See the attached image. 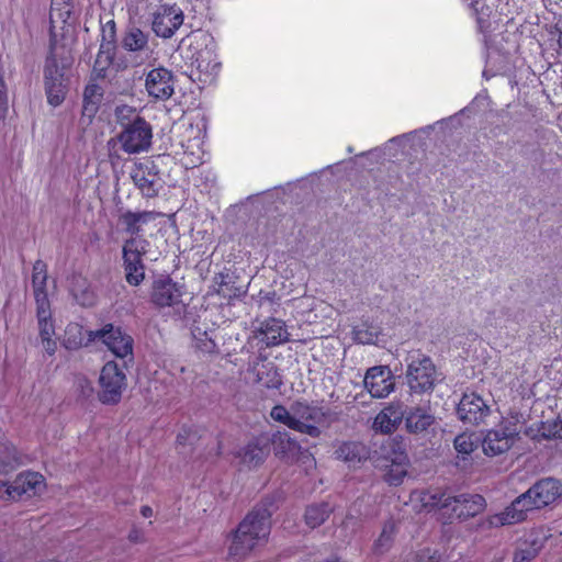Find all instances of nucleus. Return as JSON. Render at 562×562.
<instances>
[{
	"label": "nucleus",
	"instance_id": "nucleus-1",
	"mask_svg": "<svg viewBox=\"0 0 562 562\" xmlns=\"http://www.w3.org/2000/svg\"><path fill=\"white\" fill-rule=\"evenodd\" d=\"M270 416L274 422L312 438H318L323 429L337 419L336 413L329 408L306 401H296L289 409L283 405H276Z\"/></svg>",
	"mask_w": 562,
	"mask_h": 562
},
{
	"label": "nucleus",
	"instance_id": "nucleus-2",
	"mask_svg": "<svg viewBox=\"0 0 562 562\" xmlns=\"http://www.w3.org/2000/svg\"><path fill=\"white\" fill-rule=\"evenodd\" d=\"M419 499L425 508H439L449 519L465 520L479 515L486 507L485 498L479 494L452 495L440 491H424L420 492Z\"/></svg>",
	"mask_w": 562,
	"mask_h": 562
},
{
	"label": "nucleus",
	"instance_id": "nucleus-3",
	"mask_svg": "<svg viewBox=\"0 0 562 562\" xmlns=\"http://www.w3.org/2000/svg\"><path fill=\"white\" fill-rule=\"evenodd\" d=\"M522 415L510 413L492 429H488L482 439V449L487 457H497L508 452L519 440Z\"/></svg>",
	"mask_w": 562,
	"mask_h": 562
},
{
	"label": "nucleus",
	"instance_id": "nucleus-4",
	"mask_svg": "<svg viewBox=\"0 0 562 562\" xmlns=\"http://www.w3.org/2000/svg\"><path fill=\"white\" fill-rule=\"evenodd\" d=\"M406 383L411 393H430L438 380L432 360L419 351L409 352L406 358Z\"/></svg>",
	"mask_w": 562,
	"mask_h": 562
},
{
	"label": "nucleus",
	"instance_id": "nucleus-5",
	"mask_svg": "<svg viewBox=\"0 0 562 562\" xmlns=\"http://www.w3.org/2000/svg\"><path fill=\"white\" fill-rule=\"evenodd\" d=\"M190 48L192 64L195 65L204 82H211L220 70L221 64L217 60L216 44L213 37L205 32H195L191 36ZM202 80V78H200Z\"/></svg>",
	"mask_w": 562,
	"mask_h": 562
},
{
	"label": "nucleus",
	"instance_id": "nucleus-6",
	"mask_svg": "<svg viewBox=\"0 0 562 562\" xmlns=\"http://www.w3.org/2000/svg\"><path fill=\"white\" fill-rule=\"evenodd\" d=\"M149 241L144 237H130L122 247L125 279L130 285H139L145 278L143 257L147 252Z\"/></svg>",
	"mask_w": 562,
	"mask_h": 562
},
{
	"label": "nucleus",
	"instance_id": "nucleus-7",
	"mask_svg": "<svg viewBox=\"0 0 562 562\" xmlns=\"http://www.w3.org/2000/svg\"><path fill=\"white\" fill-rule=\"evenodd\" d=\"M151 138V126L138 115L127 123L117 136L121 148L130 155L146 151L150 147Z\"/></svg>",
	"mask_w": 562,
	"mask_h": 562
},
{
	"label": "nucleus",
	"instance_id": "nucleus-8",
	"mask_svg": "<svg viewBox=\"0 0 562 562\" xmlns=\"http://www.w3.org/2000/svg\"><path fill=\"white\" fill-rule=\"evenodd\" d=\"M99 398L103 404H116L126 387V374L114 361L106 362L99 376Z\"/></svg>",
	"mask_w": 562,
	"mask_h": 562
},
{
	"label": "nucleus",
	"instance_id": "nucleus-9",
	"mask_svg": "<svg viewBox=\"0 0 562 562\" xmlns=\"http://www.w3.org/2000/svg\"><path fill=\"white\" fill-rule=\"evenodd\" d=\"M271 443L274 454L288 463H302L306 469L315 467L314 457L304 450L297 440L286 431H277L272 435Z\"/></svg>",
	"mask_w": 562,
	"mask_h": 562
},
{
	"label": "nucleus",
	"instance_id": "nucleus-10",
	"mask_svg": "<svg viewBox=\"0 0 562 562\" xmlns=\"http://www.w3.org/2000/svg\"><path fill=\"white\" fill-rule=\"evenodd\" d=\"M271 515L266 505L257 506L240 521L236 530L265 544L271 530Z\"/></svg>",
	"mask_w": 562,
	"mask_h": 562
},
{
	"label": "nucleus",
	"instance_id": "nucleus-11",
	"mask_svg": "<svg viewBox=\"0 0 562 562\" xmlns=\"http://www.w3.org/2000/svg\"><path fill=\"white\" fill-rule=\"evenodd\" d=\"M64 68L65 66L59 67L54 55L47 57L44 68V80L47 101L53 106L60 105L67 93Z\"/></svg>",
	"mask_w": 562,
	"mask_h": 562
},
{
	"label": "nucleus",
	"instance_id": "nucleus-12",
	"mask_svg": "<svg viewBox=\"0 0 562 562\" xmlns=\"http://www.w3.org/2000/svg\"><path fill=\"white\" fill-rule=\"evenodd\" d=\"M184 15L176 4H160L153 13L151 29L154 33L162 38H170L183 24Z\"/></svg>",
	"mask_w": 562,
	"mask_h": 562
},
{
	"label": "nucleus",
	"instance_id": "nucleus-13",
	"mask_svg": "<svg viewBox=\"0 0 562 562\" xmlns=\"http://www.w3.org/2000/svg\"><path fill=\"white\" fill-rule=\"evenodd\" d=\"M363 385L373 398H385L395 390V378L387 366H374L366 371Z\"/></svg>",
	"mask_w": 562,
	"mask_h": 562
},
{
	"label": "nucleus",
	"instance_id": "nucleus-14",
	"mask_svg": "<svg viewBox=\"0 0 562 562\" xmlns=\"http://www.w3.org/2000/svg\"><path fill=\"white\" fill-rule=\"evenodd\" d=\"M37 325L40 338L44 350L49 355H55L57 342L55 340V324L52 318L48 299L42 293H37Z\"/></svg>",
	"mask_w": 562,
	"mask_h": 562
},
{
	"label": "nucleus",
	"instance_id": "nucleus-15",
	"mask_svg": "<svg viewBox=\"0 0 562 562\" xmlns=\"http://www.w3.org/2000/svg\"><path fill=\"white\" fill-rule=\"evenodd\" d=\"M145 88L149 97L155 100L166 101L175 92V77L172 72L158 67L149 70L145 78Z\"/></svg>",
	"mask_w": 562,
	"mask_h": 562
},
{
	"label": "nucleus",
	"instance_id": "nucleus-16",
	"mask_svg": "<svg viewBox=\"0 0 562 562\" xmlns=\"http://www.w3.org/2000/svg\"><path fill=\"white\" fill-rule=\"evenodd\" d=\"M490 413L487 403L474 392L464 393L457 407L459 418L470 425L484 423Z\"/></svg>",
	"mask_w": 562,
	"mask_h": 562
},
{
	"label": "nucleus",
	"instance_id": "nucleus-17",
	"mask_svg": "<svg viewBox=\"0 0 562 562\" xmlns=\"http://www.w3.org/2000/svg\"><path fill=\"white\" fill-rule=\"evenodd\" d=\"M89 336L90 339H101L119 358H125L133 353V338L113 325H106L103 329L94 333L91 331Z\"/></svg>",
	"mask_w": 562,
	"mask_h": 562
},
{
	"label": "nucleus",
	"instance_id": "nucleus-18",
	"mask_svg": "<svg viewBox=\"0 0 562 562\" xmlns=\"http://www.w3.org/2000/svg\"><path fill=\"white\" fill-rule=\"evenodd\" d=\"M526 496L519 495L502 513L488 516L482 526L486 528H497L506 525H514L526 519L527 513L533 510L529 507Z\"/></svg>",
	"mask_w": 562,
	"mask_h": 562
},
{
	"label": "nucleus",
	"instance_id": "nucleus-19",
	"mask_svg": "<svg viewBox=\"0 0 562 562\" xmlns=\"http://www.w3.org/2000/svg\"><path fill=\"white\" fill-rule=\"evenodd\" d=\"M560 494L561 484L554 479L541 480L524 493L527 501H529V507H532V509H539L550 505Z\"/></svg>",
	"mask_w": 562,
	"mask_h": 562
},
{
	"label": "nucleus",
	"instance_id": "nucleus-20",
	"mask_svg": "<svg viewBox=\"0 0 562 562\" xmlns=\"http://www.w3.org/2000/svg\"><path fill=\"white\" fill-rule=\"evenodd\" d=\"M254 336L266 347L278 346L289 340L288 328L283 321L269 318L254 331Z\"/></svg>",
	"mask_w": 562,
	"mask_h": 562
},
{
	"label": "nucleus",
	"instance_id": "nucleus-21",
	"mask_svg": "<svg viewBox=\"0 0 562 562\" xmlns=\"http://www.w3.org/2000/svg\"><path fill=\"white\" fill-rule=\"evenodd\" d=\"M183 294L182 286L170 278H160L153 284L151 301L160 307L177 305Z\"/></svg>",
	"mask_w": 562,
	"mask_h": 562
},
{
	"label": "nucleus",
	"instance_id": "nucleus-22",
	"mask_svg": "<svg viewBox=\"0 0 562 562\" xmlns=\"http://www.w3.org/2000/svg\"><path fill=\"white\" fill-rule=\"evenodd\" d=\"M160 216L155 211H126L119 217V222L123 227V231L130 234V237H143L142 234L145 227L150 223H154Z\"/></svg>",
	"mask_w": 562,
	"mask_h": 562
},
{
	"label": "nucleus",
	"instance_id": "nucleus-23",
	"mask_svg": "<svg viewBox=\"0 0 562 562\" xmlns=\"http://www.w3.org/2000/svg\"><path fill=\"white\" fill-rule=\"evenodd\" d=\"M154 168L153 164H137L131 172L134 184L147 198L157 195L159 190V178Z\"/></svg>",
	"mask_w": 562,
	"mask_h": 562
},
{
	"label": "nucleus",
	"instance_id": "nucleus-24",
	"mask_svg": "<svg viewBox=\"0 0 562 562\" xmlns=\"http://www.w3.org/2000/svg\"><path fill=\"white\" fill-rule=\"evenodd\" d=\"M14 501L25 497H32L41 494L45 490L44 476L37 472L20 473L12 482Z\"/></svg>",
	"mask_w": 562,
	"mask_h": 562
},
{
	"label": "nucleus",
	"instance_id": "nucleus-25",
	"mask_svg": "<svg viewBox=\"0 0 562 562\" xmlns=\"http://www.w3.org/2000/svg\"><path fill=\"white\" fill-rule=\"evenodd\" d=\"M404 418V411L401 402L389 403L374 417L372 428L381 434H391Z\"/></svg>",
	"mask_w": 562,
	"mask_h": 562
},
{
	"label": "nucleus",
	"instance_id": "nucleus-26",
	"mask_svg": "<svg viewBox=\"0 0 562 562\" xmlns=\"http://www.w3.org/2000/svg\"><path fill=\"white\" fill-rule=\"evenodd\" d=\"M187 132L189 134L188 139L181 140V147L183 149L182 161L186 167L193 168L203 162V140L199 128H194L190 125Z\"/></svg>",
	"mask_w": 562,
	"mask_h": 562
},
{
	"label": "nucleus",
	"instance_id": "nucleus-27",
	"mask_svg": "<svg viewBox=\"0 0 562 562\" xmlns=\"http://www.w3.org/2000/svg\"><path fill=\"white\" fill-rule=\"evenodd\" d=\"M256 382L266 389L279 390L282 385V376L272 361L260 360L252 367Z\"/></svg>",
	"mask_w": 562,
	"mask_h": 562
},
{
	"label": "nucleus",
	"instance_id": "nucleus-28",
	"mask_svg": "<svg viewBox=\"0 0 562 562\" xmlns=\"http://www.w3.org/2000/svg\"><path fill=\"white\" fill-rule=\"evenodd\" d=\"M404 417L407 430L413 434L423 432L435 423V416L428 405L413 407Z\"/></svg>",
	"mask_w": 562,
	"mask_h": 562
},
{
	"label": "nucleus",
	"instance_id": "nucleus-29",
	"mask_svg": "<svg viewBox=\"0 0 562 562\" xmlns=\"http://www.w3.org/2000/svg\"><path fill=\"white\" fill-rule=\"evenodd\" d=\"M122 46L128 52L142 53L147 58L154 52L149 44V34L136 26H131L125 31Z\"/></svg>",
	"mask_w": 562,
	"mask_h": 562
},
{
	"label": "nucleus",
	"instance_id": "nucleus-30",
	"mask_svg": "<svg viewBox=\"0 0 562 562\" xmlns=\"http://www.w3.org/2000/svg\"><path fill=\"white\" fill-rule=\"evenodd\" d=\"M229 540L228 554L235 561L247 558L254 550L263 544L251 537L243 536L237 530L231 533Z\"/></svg>",
	"mask_w": 562,
	"mask_h": 562
},
{
	"label": "nucleus",
	"instance_id": "nucleus-31",
	"mask_svg": "<svg viewBox=\"0 0 562 562\" xmlns=\"http://www.w3.org/2000/svg\"><path fill=\"white\" fill-rule=\"evenodd\" d=\"M269 454V448L266 441H261L256 439L255 441L249 442L243 450L239 452V457L241 463L248 468H257Z\"/></svg>",
	"mask_w": 562,
	"mask_h": 562
},
{
	"label": "nucleus",
	"instance_id": "nucleus-32",
	"mask_svg": "<svg viewBox=\"0 0 562 562\" xmlns=\"http://www.w3.org/2000/svg\"><path fill=\"white\" fill-rule=\"evenodd\" d=\"M380 453L384 464H404L408 462L403 443L395 439L385 440L380 447Z\"/></svg>",
	"mask_w": 562,
	"mask_h": 562
},
{
	"label": "nucleus",
	"instance_id": "nucleus-33",
	"mask_svg": "<svg viewBox=\"0 0 562 562\" xmlns=\"http://www.w3.org/2000/svg\"><path fill=\"white\" fill-rule=\"evenodd\" d=\"M103 97L102 88L97 83H89L85 88L82 115L91 120L97 114Z\"/></svg>",
	"mask_w": 562,
	"mask_h": 562
},
{
	"label": "nucleus",
	"instance_id": "nucleus-34",
	"mask_svg": "<svg viewBox=\"0 0 562 562\" xmlns=\"http://www.w3.org/2000/svg\"><path fill=\"white\" fill-rule=\"evenodd\" d=\"M71 14V3L68 0H52L50 7V33L58 24H65Z\"/></svg>",
	"mask_w": 562,
	"mask_h": 562
},
{
	"label": "nucleus",
	"instance_id": "nucleus-35",
	"mask_svg": "<svg viewBox=\"0 0 562 562\" xmlns=\"http://www.w3.org/2000/svg\"><path fill=\"white\" fill-rule=\"evenodd\" d=\"M473 14L475 15L477 27L480 32L486 33L492 30V9L490 5H486L483 0H473L470 3Z\"/></svg>",
	"mask_w": 562,
	"mask_h": 562
},
{
	"label": "nucleus",
	"instance_id": "nucleus-36",
	"mask_svg": "<svg viewBox=\"0 0 562 562\" xmlns=\"http://www.w3.org/2000/svg\"><path fill=\"white\" fill-rule=\"evenodd\" d=\"M352 334L355 341H357L358 344L372 345L378 341L380 335V327L363 322L353 328Z\"/></svg>",
	"mask_w": 562,
	"mask_h": 562
},
{
	"label": "nucleus",
	"instance_id": "nucleus-37",
	"mask_svg": "<svg viewBox=\"0 0 562 562\" xmlns=\"http://www.w3.org/2000/svg\"><path fill=\"white\" fill-rule=\"evenodd\" d=\"M363 447L356 442H342L335 451L336 458L356 464L363 458Z\"/></svg>",
	"mask_w": 562,
	"mask_h": 562
},
{
	"label": "nucleus",
	"instance_id": "nucleus-38",
	"mask_svg": "<svg viewBox=\"0 0 562 562\" xmlns=\"http://www.w3.org/2000/svg\"><path fill=\"white\" fill-rule=\"evenodd\" d=\"M479 445V438L473 432H463L454 438L453 446L459 456L463 459L470 456Z\"/></svg>",
	"mask_w": 562,
	"mask_h": 562
},
{
	"label": "nucleus",
	"instance_id": "nucleus-39",
	"mask_svg": "<svg viewBox=\"0 0 562 562\" xmlns=\"http://www.w3.org/2000/svg\"><path fill=\"white\" fill-rule=\"evenodd\" d=\"M330 508L327 504L312 505L306 508L305 521L311 528L322 525L329 516Z\"/></svg>",
	"mask_w": 562,
	"mask_h": 562
},
{
	"label": "nucleus",
	"instance_id": "nucleus-40",
	"mask_svg": "<svg viewBox=\"0 0 562 562\" xmlns=\"http://www.w3.org/2000/svg\"><path fill=\"white\" fill-rule=\"evenodd\" d=\"M394 532H395L394 522L390 521L383 526L381 535L379 536V538L375 540V542L373 544V552L375 554H382L391 548Z\"/></svg>",
	"mask_w": 562,
	"mask_h": 562
},
{
	"label": "nucleus",
	"instance_id": "nucleus-41",
	"mask_svg": "<svg viewBox=\"0 0 562 562\" xmlns=\"http://www.w3.org/2000/svg\"><path fill=\"white\" fill-rule=\"evenodd\" d=\"M539 550L540 547L536 542H524L517 548L513 562H530L537 557Z\"/></svg>",
	"mask_w": 562,
	"mask_h": 562
},
{
	"label": "nucleus",
	"instance_id": "nucleus-42",
	"mask_svg": "<svg viewBox=\"0 0 562 562\" xmlns=\"http://www.w3.org/2000/svg\"><path fill=\"white\" fill-rule=\"evenodd\" d=\"M45 281H46L45 266L41 261H37L33 268V279H32V283H33V288H34V296H35L36 302H37V293H40V292H42L47 297V293L44 290Z\"/></svg>",
	"mask_w": 562,
	"mask_h": 562
},
{
	"label": "nucleus",
	"instance_id": "nucleus-43",
	"mask_svg": "<svg viewBox=\"0 0 562 562\" xmlns=\"http://www.w3.org/2000/svg\"><path fill=\"white\" fill-rule=\"evenodd\" d=\"M407 464L408 462L404 463V464H382L383 467L385 468H389L386 474H385V480L391 484V485H398L402 483L403 479L406 476L407 474Z\"/></svg>",
	"mask_w": 562,
	"mask_h": 562
},
{
	"label": "nucleus",
	"instance_id": "nucleus-44",
	"mask_svg": "<svg viewBox=\"0 0 562 562\" xmlns=\"http://www.w3.org/2000/svg\"><path fill=\"white\" fill-rule=\"evenodd\" d=\"M64 345L67 349H77L83 345L81 328L78 324H70L67 327Z\"/></svg>",
	"mask_w": 562,
	"mask_h": 562
},
{
	"label": "nucleus",
	"instance_id": "nucleus-45",
	"mask_svg": "<svg viewBox=\"0 0 562 562\" xmlns=\"http://www.w3.org/2000/svg\"><path fill=\"white\" fill-rule=\"evenodd\" d=\"M112 42H109L105 45H101L100 52L95 59L94 68L95 70H104L108 65L112 64V50H113Z\"/></svg>",
	"mask_w": 562,
	"mask_h": 562
},
{
	"label": "nucleus",
	"instance_id": "nucleus-46",
	"mask_svg": "<svg viewBox=\"0 0 562 562\" xmlns=\"http://www.w3.org/2000/svg\"><path fill=\"white\" fill-rule=\"evenodd\" d=\"M12 482L0 481V499L1 501H14Z\"/></svg>",
	"mask_w": 562,
	"mask_h": 562
},
{
	"label": "nucleus",
	"instance_id": "nucleus-47",
	"mask_svg": "<svg viewBox=\"0 0 562 562\" xmlns=\"http://www.w3.org/2000/svg\"><path fill=\"white\" fill-rule=\"evenodd\" d=\"M414 562H440V557L429 551L423 552L415 557Z\"/></svg>",
	"mask_w": 562,
	"mask_h": 562
},
{
	"label": "nucleus",
	"instance_id": "nucleus-48",
	"mask_svg": "<svg viewBox=\"0 0 562 562\" xmlns=\"http://www.w3.org/2000/svg\"><path fill=\"white\" fill-rule=\"evenodd\" d=\"M128 113H134V110L127 105H123L116 109V116L120 121L127 116Z\"/></svg>",
	"mask_w": 562,
	"mask_h": 562
},
{
	"label": "nucleus",
	"instance_id": "nucleus-49",
	"mask_svg": "<svg viewBox=\"0 0 562 562\" xmlns=\"http://www.w3.org/2000/svg\"><path fill=\"white\" fill-rule=\"evenodd\" d=\"M553 431L552 436L562 438V420H557L553 423Z\"/></svg>",
	"mask_w": 562,
	"mask_h": 562
},
{
	"label": "nucleus",
	"instance_id": "nucleus-50",
	"mask_svg": "<svg viewBox=\"0 0 562 562\" xmlns=\"http://www.w3.org/2000/svg\"><path fill=\"white\" fill-rule=\"evenodd\" d=\"M189 432H190V430H189V429L183 428V429L178 434V436H177V440H178V442H179V443H183V442L187 440V438H188V436H189Z\"/></svg>",
	"mask_w": 562,
	"mask_h": 562
},
{
	"label": "nucleus",
	"instance_id": "nucleus-51",
	"mask_svg": "<svg viewBox=\"0 0 562 562\" xmlns=\"http://www.w3.org/2000/svg\"><path fill=\"white\" fill-rule=\"evenodd\" d=\"M140 513H142L143 517L149 518V517L153 516L154 512H153L151 507L143 506L142 509H140Z\"/></svg>",
	"mask_w": 562,
	"mask_h": 562
},
{
	"label": "nucleus",
	"instance_id": "nucleus-52",
	"mask_svg": "<svg viewBox=\"0 0 562 562\" xmlns=\"http://www.w3.org/2000/svg\"><path fill=\"white\" fill-rule=\"evenodd\" d=\"M204 351L212 352L215 348V344L212 340H209L204 344L203 347H201Z\"/></svg>",
	"mask_w": 562,
	"mask_h": 562
},
{
	"label": "nucleus",
	"instance_id": "nucleus-53",
	"mask_svg": "<svg viewBox=\"0 0 562 562\" xmlns=\"http://www.w3.org/2000/svg\"><path fill=\"white\" fill-rule=\"evenodd\" d=\"M109 24L111 25V36L113 37V35H114V22H110Z\"/></svg>",
	"mask_w": 562,
	"mask_h": 562
},
{
	"label": "nucleus",
	"instance_id": "nucleus-54",
	"mask_svg": "<svg viewBox=\"0 0 562 562\" xmlns=\"http://www.w3.org/2000/svg\"><path fill=\"white\" fill-rule=\"evenodd\" d=\"M218 293H224V290H223V286L221 285V288L218 289Z\"/></svg>",
	"mask_w": 562,
	"mask_h": 562
},
{
	"label": "nucleus",
	"instance_id": "nucleus-55",
	"mask_svg": "<svg viewBox=\"0 0 562 562\" xmlns=\"http://www.w3.org/2000/svg\"><path fill=\"white\" fill-rule=\"evenodd\" d=\"M0 562H3L2 558L0 557Z\"/></svg>",
	"mask_w": 562,
	"mask_h": 562
}]
</instances>
